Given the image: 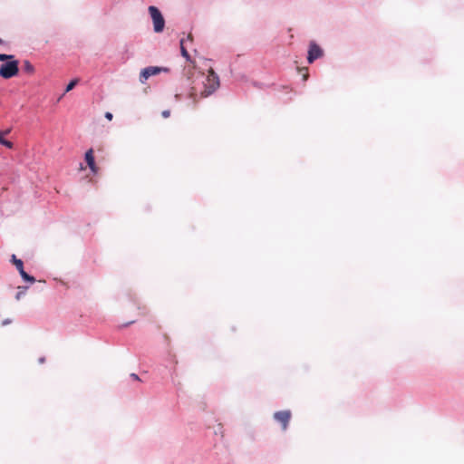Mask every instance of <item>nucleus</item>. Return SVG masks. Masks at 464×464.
Masks as SVG:
<instances>
[{"mask_svg":"<svg viewBox=\"0 0 464 464\" xmlns=\"http://www.w3.org/2000/svg\"><path fill=\"white\" fill-rule=\"evenodd\" d=\"M203 84L204 89L200 92L201 97L211 95L219 87V78L212 68L208 70V73Z\"/></svg>","mask_w":464,"mask_h":464,"instance_id":"f257e3e1","label":"nucleus"},{"mask_svg":"<svg viewBox=\"0 0 464 464\" xmlns=\"http://www.w3.org/2000/svg\"><path fill=\"white\" fill-rule=\"evenodd\" d=\"M18 64L19 63L17 60H8L7 63H3L0 66V76L4 79H10L17 75L19 72Z\"/></svg>","mask_w":464,"mask_h":464,"instance_id":"f03ea898","label":"nucleus"},{"mask_svg":"<svg viewBox=\"0 0 464 464\" xmlns=\"http://www.w3.org/2000/svg\"><path fill=\"white\" fill-rule=\"evenodd\" d=\"M149 13L153 21V27L156 33H160L164 29L165 21L160 11L156 6H150Z\"/></svg>","mask_w":464,"mask_h":464,"instance_id":"7ed1b4c3","label":"nucleus"},{"mask_svg":"<svg viewBox=\"0 0 464 464\" xmlns=\"http://www.w3.org/2000/svg\"><path fill=\"white\" fill-rule=\"evenodd\" d=\"M169 69L159 66H149L144 68L140 74V81L144 83L150 76L159 74L161 72H168Z\"/></svg>","mask_w":464,"mask_h":464,"instance_id":"20e7f679","label":"nucleus"},{"mask_svg":"<svg viewBox=\"0 0 464 464\" xmlns=\"http://www.w3.org/2000/svg\"><path fill=\"white\" fill-rule=\"evenodd\" d=\"M291 417L292 413L288 410L280 411L274 413V419L281 424L283 430H286Z\"/></svg>","mask_w":464,"mask_h":464,"instance_id":"39448f33","label":"nucleus"},{"mask_svg":"<svg viewBox=\"0 0 464 464\" xmlns=\"http://www.w3.org/2000/svg\"><path fill=\"white\" fill-rule=\"evenodd\" d=\"M323 55L322 49L315 44L311 43L309 45V51H308V63H312L314 60L318 59Z\"/></svg>","mask_w":464,"mask_h":464,"instance_id":"423d86ee","label":"nucleus"},{"mask_svg":"<svg viewBox=\"0 0 464 464\" xmlns=\"http://www.w3.org/2000/svg\"><path fill=\"white\" fill-rule=\"evenodd\" d=\"M193 41L192 34H189L186 38H182L180 40V52L181 55L186 58L187 61H190L189 53L187 50L188 43H191Z\"/></svg>","mask_w":464,"mask_h":464,"instance_id":"0eeeda50","label":"nucleus"},{"mask_svg":"<svg viewBox=\"0 0 464 464\" xmlns=\"http://www.w3.org/2000/svg\"><path fill=\"white\" fill-rule=\"evenodd\" d=\"M85 160L93 173L97 172V167L94 161L93 150L90 149L85 152Z\"/></svg>","mask_w":464,"mask_h":464,"instance_id":"6e6552de","label":"nucleus"},{"mask_svg":"<svg viewBox=\"0 0 464 464\" xmlns=\"http://www.w3.org/2000/svg\"><path fill=\"white\" fill-rule=\"evenodd\" d=\"M17 270L19 271V274L23 277L24 280L34 283L35 281L34 276H29L24 270V263L23 261H17L16 266Z\"/></svg>","mask_w":464,"mask_h":464,"instance_id":"1a4fd4ad","label":"nucleus"},{"mask_svg":"<svg viewBox=\"0 0 464 464\" xmlns=\"http://www.w3.org/2000/svg\"><path fill=\"white\" fill-rule=\"evenodd\" d=\"M23 70L30 75L34 74V67L28 60L24 61Z\"/></svg>","mask_w":464,"mask_h":464,"instance_id":"9d476101","label":"nucleus"},{"mask_svg":"<svg viewBox=\"0 0 464 464\" xmlns=\"http://www.w3.org/2000/svg\"><path fill=\"white\" fill-rule=\"evenodd\" d=\"M188 96H189V98H191L193 100L194 103H197V102H198V99H197L198 92H197V89H196L195 86L190 87V90H189V92H188Z\"/></svg>","mask_w":464,"mask_h":464,"instance_id":"9b49d317","label":"nucleus"},{"mask_svg":"<svg viewBox=\"0 0 464 464\" xmlns=\"http://www.w3.org/2000/svg\"><path fill=\"white\" fill-rule=\"evenodd\" d=\"M27 286H18V292L15 295V299L20 300L26 293Z\"/></svg>","mask_w":464,"mask_h":464,"instance_id":"f8f14e48","label":"nucleus"},{"mask_svg":"<svg viewBox=\"0 0 464 464\" xmlns=\"http://www.w3.org/2000/svg\"><path fill=\"white\" fill-rule=\"evenodd\" d=\"M0 144L4 145L5 147H6L8 149L14 148V143L5 140L3 135H0Z\"/></svg>","mask_w":464,"mask_h":464,"instance_id":"ddd939ff","label":"nucleus"},{"mask_svg":"<svg viewBox=\"0 0 464 464\" xmlns=\"http://www.w3.org/2000/svg\"><path fill=\"white\" fill-rule=\"evenodd\" d=\"M77 82H78L77 79H74V80L71 81L68 83V85L66 86L65 92H68L72 91L74 88V86L77 84Z\"/></svg>","mask_w":464,"mask_h":464,"instance_id":"4468645a","label":"nucleus"},{"mask_svg":"<svg viewBox=\"0 0 464 464\" xmlns=\"http://www.w3.org/2000/svg\"><path fill=\"white\" fill-rule=\"evenodd\" d=\"M14 59V55L0 53V61H8Z\"/></svg>","mask_w":464,"mask_h":464,"instance_id":"2eb2a0df","label":"nucleus"},{"mask_svg":"<svg viewBox=\"0 0 464 464\" xmlns=\"http://www.w3.org/2000/svg\"><path fill=\"white\" fill-rule=\"evenodd\" d=\"M11 132V129H6L4 130H0V135H3L4 137L8 135Z\"/></svg>","mask_w":464,"mask_h":464,"instance_id":"dca6fc26","label":"nucleus"},{"mask_svg":"<svg viewBox=\"0 0 464 464\" xmlns=\"http://www.w3.org/2000/svg\"><path fill=\"white\" fill-rule=\"evenodd\" d=\"M11 261H12V263L16 266V262H17V261H22V260H21V259L16 258L15 255H12Z\"/></svg>","mask_w":464,"mask_h":464,"instance_id":"f3484780","label":"nucleus"},{"mask_svg":"<svg viewBox=\"0 0 464 464\" xmlns=\"http://www.w3.org/2000/svg\"><path fill=\"white\" fill-rule=\"evenodd\" d=\"M104 116H105V118H106L108 121H111V120H112V118H113L112 113H111V112H109V111L105 112V115H104Z\"/></svg>","mask_w":464,"mask_h":464,"instance_id":"a211bd4d","label":"nucleus"},{"mask_svg":"<svg viewBox=\"0 0 464 464\" xmlns=\"http://www.w3.org/2000/svg\"><path fill=\"white\" fill-rule=\"evenodd\" d=\"M161 115L164 117V118H168L169 117L170 115V111L169 110H166V111H163Z\"/></svg>","mask_w":464,"mask_h":464,"instance_id":"6ab92c4d","label":"nucleus"},{"mask_svg":"<svg viewBox=\"0 0 464 464\" xmlns=\"http://www.w3.org/2000/svg\"><path fill=\"white\" fill-rule=\"evenodd\" d=\"M130 376H131L134 380H140V379H139V376H138L137 374H135V373H132Z\"/></svg>","mask_w":464,"mask_h":464,"instance_id":"aec40b11","label":"nucleus"},{"mask_svg":"<svg viewBox=\"0 0 464 464\" xmlns=\"http://www.w3.org/2000/svg\"><path fill=\"white\" fill-rule=\"evenodd\" d=\"M307 77H308V74H307V73L304 75V80H306V79H307Z\"/></svg>","mask_w":464,"mask_h":464,"instance_id":"412c9836","label":"nucleus"},{"mask_svg":"<svg viewBox=\"0 0 464 464\" xmlns=\"http://www.w3.org/2000/svg\"><path fill=\"white\" fill-rule=\"evenodd\" d=\"M4 44V41L0 38V45Z\"/></svg>","mask_w":464,"mask_h":464,"instance_id":"4be33fe9","label":"nucleus"}]
</instances>
